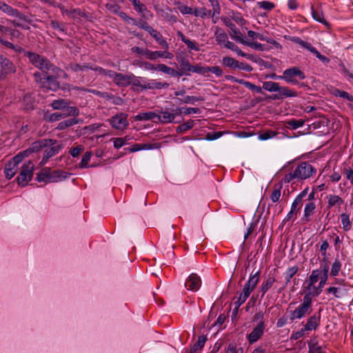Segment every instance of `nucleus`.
Wrapping results in <instances>:
<instances>
[{
  "label": "nucleus",
  "instance_id": "obj_1",
  "mask_svg": "<svg viewBox=\"0 0 353 353\" xmlns=\"http://www.w3.org/2000/svg\"><path fill=\"white\" fill-rule=\"evenodd\" d=\"M316 174V169L308 162H301L282 179V182L289 183L294 180L303 181L314 176Z\"/></svg>",
  "mask_w": 353,
  "mask_h": 353
},
{
  "label": "nucleus",
  "instance_id": "obj_2",
  "mask_svg": "<svg viewBox=\"0 0 353 353\" xmlns=\"http://www.w3.org/2000/svg\"><path fill=\"white\" fill-rule=\"evenodd\" d=\"M260 275V270H257L254 273H251L249 279L245 282L243 290L239 294V296L238 297L237 300L234 302V308L233 314H234V315H236L238 312L239 307L246 301L248 298L254 290L256 285L259 281Z\"/></svg>",
  "mask_w": 353,
  "mask_h": 353
},
{
  "label": "nucleus",
  "instance_id": "obj_3",
  "mask_svg": "<svg viewBox=\"0 0 353 353\" xmlns=\"http://www.w3.org/2000/svg\"><path fill=\"white\" fill-rule=\"evenodd\" d=\"M260 275V270H257L254 273H251L249 279L245 282L243 290L239 294V296L238 297L237 300L234 302V308L233 314H234V315H236L238 312L239 307L246 301L248 298L254 290L256 285L259 281Z\"/></svg>",
  "mask_w": 353,
  "mask_h": 353
},
{
  "label": "nucleus",
  "instance_id": "obj_4",
  "mask_svg": "<svg viewBox=\"0 0 353 353\" xmlns=\"http://www.w3.org/2000/svg\"><path fill=\"white\" fill-rule=\"evenodd\" d=\"M26 56L29 59L30 62L41 70V73H55L57 68L46 57L39 55L35 52H27Z\"/></svg>",
  "mask_w": 353,
  "mask_h": 353
},
{
  "label": "nucleus",
  "instance_id": "obj_5",
  "mask_svg": "<svg viewBox=\"0 0 353 353\" xmlns=\"http://www.w3.org/2000/svg\"><path fill=\"white\" fill-rule=\"evenodd\" d=\"M35 81L42 88L50 90H56L59 87V83L56 79L49 73L36 72L34 74Z\"/></svg>",
  "mask_w": 353,
  "mask_h": 353
},
{
  "label": "nucleus",
  "instance_id": "obj_6",
  "mask_svg": "<svg viewBox=\"0 0 353 353\" xmlns=\"http://www.w3.org/2000/svg\"><path fill=\"white\" fill-rule=\"evenodd\" d=\"M46 141L48 143L46 148H45L43 158L40 162L41 165L46 164L50 158L57 154L63 148V145L59 143L55 139H46Z\"/></svg>",
  "mask_w": 353,
  "mask_h": 353
},
{
  "label": "nucleus",
  "instance_id": "obj_7",
  "mask_svg": "<svg viewBox=\"0 0 353 353\" xmlns=\"http://www.w3.org/2000/svg\"><path fill=\"white\" fill-rule=\"evenodd\" d=\"M282 78L287 83L298 85L299 80L305 79V75L299 68L292 67L283 72Z\"/></svg>",
  "mask_w": 353,
  "mask_h": 353
},
{
  "label": "nucleus",
  "instance_id": "obj_8",
  "mask_svg": "<svg viewBox=\"0 0 353 353\" xmlns=\"http://www.w3.org/2000/svg\"><path fill=\"white\" fill-rule=\"evenodd\" d=\"M312 302L303 298L302 303L294 310L290 312V319L292 321L301 319L309 314L312 310Z\"/></svg>",
  "mask_w": 353,
  "mask_h": 353
},
{
  "label": "nucleus",
  "instance_id": "obj_9",
  "mask_svg": "<svg viewBox=\"0 0 353 353\" xmlns=\"http://www.w3.org/2000/svg\"><path fill=\"white\" fill-rule=\"evenodd\" d=\"M34 165L31 161L25 163L22 168L19 175L17 178L19 185L25 187L28 182L32 180L33 176Z\"/></svg>",
  "mask_w": 353,
  "mask_h": 353
},
{
  "label": "nucleus",
  "instance_id": "obj_10",
  "mask_svg": "<svg viewBox=\"0 0 353 353\" xmlns=\"http://www.w3.org/2000/svg\"><path fill=\"white\" fill-rule=\"evenodd\" d=\"M109 121L111 126L118 130H123L129 125L128 114L123 112L112 116Z\"/></svg>",
  "mask_w": 353,
  "mask_h": 353
},
{
  "label": "nucleus",
  "instance_id": "obj_11",
  "mask_svg": "<svg viewBox=\"0 0 353 353\" xmlns=\"http://www.w3.org/2000/svg\"><path fill=\"white\" fill-rule=\"evenodd\" d=\"M265 330V322H259L255 325L251 332L247 335L248 343L252 345L258 341L263 335Z\"/></svg>",
  "mask_w": 353,
  "mask_h": 353
},
{
  "label": "nucleus",
  "instance_id": "obj_12",
  "mask_svg": "<svg viewBox=\"0 0 353 353\" xmlns=\"http://www.w3.org/2000/svg\"><path fill=\"white\" fill-rule=\"evenodd\" d=\"M303 290L305 292L304 299L312 302V298L318 296L322 292V290L315 283H311L306 281L304 283Z\"/></svg>",
  "mask_w": 353,
  "mask_h": 353
},
{
  "label": "nucleus",
  "instance_id": "obj_13",
  "mask_svg": "<svg viewBox=\"0 0 353 353\" xmlns=\"http://www.w3.org/2000/svg\"><path fill=\"white\" fill-rule=\"evenodd\" d=\"M110 74V78L112 79L113 82L119 87H127L130 85V81L131 79V73L124 74L123 73H118L113 70Z\"/></svg>",
  "mask_w": 353,
  "mask_h": 353
},
{
  "label": "nucleus",
  "instance_id": "obj_14",
  "mask_svg": "<svg viewBox=\"0 0 353 353\" xmlns=\"http://www.w3.org/2000/svg\"><path fill=\"white\" fill-rule=\"evenodd\" d=\"M297 96L298 93L296 91L286 86H280L279 84V89L276 90V94H272L270 98L274 100H280L288 97H296Z\"/></svg>",
  "mask_w": 353,
  "mask_h": 353
},
{
  "label": "nucleus",
  "instance_id": "obj_15",
  "mask_svg": "<svg viewBox=\"0 0 353 353\" xmlns=\"http://www.w3.org/2000/svg\"><path fill=\"white\" fill-rule=\"evenodd\" d=\"M321 311L315 312L307 319L306 323L303 325L304 329L307 330V332L316 330L321 325Z\"/></svg>",
  "mask_w": 353,
  "mask_h": 353
},
{
  "label": "nucleus",
  "instance_id": "obj_16",
  "mask_svg": "<svg viewBox=\"0 0 353 353\" xmlns=\"http://www.w3.org/2000/svg\"><path fill=\"white\" fill-rule=\"evenodd\" d=\"M201 285V278L194 273H192L186 279L185 285L187 290L191 291H197Z\"/></svg>",
  "mask_w": 353,
  "mask_h": 353
},
{
  "label": "nucleus",
  "instance_id": "obj_17",
  "mask_svg": "<svg viewBox=\"0 0 353 353\" xmlns=\"http://www.w3.org/2000/svg\"><path fill=\"white\" fill-rule=\"evenodd\" d=\"M173 57V54L170 52L168 50H164L163 51H152L148 50L145 52V57L150 60H156L159 58L172 59Z\"/></svg>",
  "mask_w": 353,
  "mask_h": 353
},
{
  "label": "nucleus",
  "instance_id": "obj_18",
  "mask_svg": "<svg viewBox=\"0 0 353 353\" xmlns=\"http://www.w3.org/2000/svg\"><path fill=\"white\" fill-rule=\"evenodd\" d=\"M157 113V121L162 123H170L174 121L176 114L167 110H159Z\"/></svg>",
  "mask_w": 353,
  "mask_h": 353
},
{
  "label": "nucleus",
  "instance_id": "obj_19",
  "mask_svg": "<svg viewBox=\"0 0 353 353\" xmlns=\"http://www.w3.org/2000/svg\"><path fill=\"white\" fill-rule=\"evenodd\" d=\"M0 64L1 68L0 73L2 75H7L16 72V68L12 62L4 57L1 60Z\"/></svg>",
  "mask_w": 353,
  "mask_h": 353
},
{
  "label": "nucleus",
  "instance_id": "obj_20",
  "mask_svg": "<svg viewBox=\"0 0 353 353\" xmlns=\"http://www.w3.org/2000/svg\"><path fill=\"white\" fill-rule=\"evenodd\" d=\"M316 205L315 201H307L304 207V213L302 217V221L304 222H309L312 220V216L315 212Z\"/></svg>",
  "mask_w": 353,
  "mask_h": 353
},
{
  "label": "nucleus",
  "instance_id": "obj_21",
  "mask_svg": "<svg viewBox=\"0 0 353 353\" xmlns=\"http://www.w3.org/2000/svg\"><path fill=\"white\" fill-rule=\"evenodd\" d=\"M47 143L46 139L36 141L33 142L28 148L25 150L24 153H27L29 157L32 153L38 152L43 148H46Z\"/></svg>",
  "mask_w": 353,
  "mask_h": 353
},
{
  "label": "nucleus",
  "instance_id": "obj_22",
  "mask_svg": "<svg viewBox=\"0 0 353 353\" xmlns=\"http://www.w3.org/2000/svg\"><path fill=\"white\" fill-rule=\"evenodd\" d=\"M170 86V84L167 82H159L156 80L152 79L149 81H147V79L145 80L144 85V90H161L163 88H168Z\"/></svg>",
  "mask_w": 353,
  "mask_h": 353
},
{
  "label": "nucleus",
  "instance_id": "obj_23",
  "mask_svg": "<svg viewBox=\"0 0 353 353\" xmlns=\"http://www.w3.org/2000/svg\"><path fill=\"white\" fill-rule=\"evenodd\" d=\"M299 270V268L298 265H293L287 268L284 273L285 280V285L278 290V292H281L285 289V288L290 283L293 276L298 272Z\"/></svg>",
  "mask_w": 353,
  "mask_h": 353
},
{
  "label": "nucleus",
  "instance_id": "obj_24",
  "mask_svg": "<svg viewBox=\"0 0 353 353\" xmlns=\"http://www.w3.org/2000/svg\"><path fill=\"white\" fill-rule=\"evenodd\" d=\"M70 175V173L62 170H51L50 183H57L63 181L66 179Z\"/></svg>",
  "mask_w": 353,
  "mask_h": 353
},
{
  "label": "nucleus",
  "instance_id": "obj_25",
  "mask_svg": "<svg viewBox=\"0 0 353 353\" xmlns=\"http://www.w3.org/2000/svg\"><path fill=\"white\" fill-rule=\"evenodd\" d=\"M145 78L141 77H136L134 74L131 73V79L130 85H132L137 91L144 90Z\"/></svg>",
  "mask_w": 353,
  "mask_h": 353
},
{
  "label": "nucleus",
  "instance_id": "obj_26",
  "mask_svg": "<svg viewBox=\"0 0 353 353\" xmlns=\"http://www.w3.org/2000/svg\"><path fill=\"white\" fill-rule=\"evenodd\" d=\"M276 279L273 275H269L262 283L260 287V291L263 296L265 293L272 287L275 283Z\"/></svg>",
  "mask_w": 353,
  "mask_h": 353
},
{
  "label": "nucleus",
  "instance_id": "obj_27",
  "mask_svg": "<svg viewBox=\"0 0 353 353\" xmlns=\"http://www.w3.org/2000/svg\"><path fill=\"white\" fill-rule=\"evenodd\" d=\"M327 208L330 209L335 206H341L343 203V199L336 194H329L327 196Z\"/></svg>",
  "mask_w": 353,
  "mask_h": 353
},
{
  "label": "nucleus",
  "instance_id": "obj_28",
  "mask_svg": "<svg viewBox=\"0 0 353 353\" xmlns=\"http://www.w3.org/2000/svg\"><path fill=\"white\" fill-rule=\"evenodd\" d=\"M132 4L134 10L141 14L143 17H147L148 15L150 14V12L148 10L146 6L142 3L140 0H129Z\"/></svg>",
  "mask_w": 353,
  "mask_h": 353
},
{
  "label": "nucleus",
  "instance_id": "obj_29",
  "mask_svg": "<svg viewBox=\"0 0 353 353\" xmlns=\"http://www.w3.org/2000/svg\"><path fill=\"white\" fill-rule=\"evenodd\" d=\"M136 121H150L153 120L157 122V113L155 112H146L138 114L134 117Z\"/></svg>",
  "mask_w": 353,
  "mask_h": 353
},
{
  "label": "nucleus",
  "instance_id": "obj_30",
  "mask_svg": "<svg viewBox=\"0 0 353 353\" xmlns=\"http://www.w3.org/2000/svg\"><path fill=\"white\" fill-rule=\"evenodd\" d=\"M50 174L51 169L44 168L37 174L36 179L38 182L50 183Z\"/></svg>",
  "mask_w": 353,
  "mask_h": 353
},
{
  "label": "nucleus",
  "instance_id": "obj_31",
  "mask_svg": "<svg viewBox=\"0 0 353 353\" xmlns=\"http://www.w3.org/2000/svg\"><path fill=\"white\" fill-rule=\"evenodd\" d=\"M221 63L224 67L232 70L237 69L239 66V61L230 57H223L221 60Z\"/></svg>",
  "mask_w": 353,
  "mask_h": 353
},
{
  "label": "nucleus",
  "instance_id": "obj_32",
  "mask_svg": "<svg viewBox=\"0 0 353 353\" xmlns=\"http://www.w3.org/2000/svg\"><path fill=\"white\" fill-rule=\"evenodd\" d=\"M105 7L110 12L117 14L121 16L122 19H125L126 14L121 11L120 7L118 6L117 2L108 3H106Z\"/></svg>",
  "mask_w": 353,
  "mask_h": 353
},
{
  "label": "nucleus",
  "instance_id": "obj_33",
  "mask_svg": "<svg viewBox=\"0 0 353 353\" xmlns=\"http://www.w3.org/2000/svg\"><path fill=\"white\" fill-rule=\"evenodd\" d=\"M203 101V97L196 96L185 95L182 98H178L177 101L180 103L194 104L196 102Z\"/></svg>",
  "mask_w": 353,
  "mask_h": 353
},
{
  "label": "nucleus",
  "instance_id": "obj_34",
  "mask_svg": "<svg viewBox=\"0 0 353 353\" xmlns=\"http://www.w3.org/2000/svg\"><path fill=\"white\" fill-rule=\"evenodd\" d=\"M305 123V120L303 119H290L286 121L285 123V125L287 128L290 130H296L301 127H303Z\"/></svg>",
  "mask_w": 353,
  "mask_h": 353
},
{
  "label": "nucleus",
  "instance_id": "obj_35",
  "mask_svg": "<svg viewBox=\"0 0 353 353\" xmlns=\"http://www.w3.org/2000/svg\"><path fill=\"white\" fill-rule=\"evenodd\" d=\"M152 37L161 46L163 50L169 49V44L158 31H152Z\"/></svg>",
  "mask_w": 353,
  "mask_h": 353
},
{
  "label": "nucleus",
  "instance_id": "obj_36",
  "mask_svg": "<svg viewBox=\"0 0 353 353\" xmlns=\"http://www.w3.org/2000/svg\"><path fill=\"white\" fill-rule=\"evenodd\" d=\"M17 166L14 165L13 163H8L4 168V174L6 179H11L17 172Z\"/></svg>",
  "mask_w": 353,
  "mask_h": 353
},
{
  "label": "nucleus",
  "instance_id": "obj_37",
  "mask_svg": "<svg viewBox=\"0 0 353 353\" xmlns=\"http://www.w3.org/2000/svg\"><path fill=\"white\" fill-rule=\"evenodd\" d=\"M61 113L62 114L63 118H65L67 117H76L79 115V110L75 106L68 105L65 108H63Z\"/></svg>",
  "mask_w": 353,
  "mask_h": 353
},
{
  "label": "nucleus",
  "instance_id": "obj_38",
  "mask_svg": "<svg viewBox=\"0 0 353 353\" xmlns=\"http://www.w3.org/2000/svg\"><path fill=\"white\" fill-rule=\"evenodd\" d=\"M282 184H276L274 185L273 190L270 194V199L273 203H276L279 201L281 196Z\"/></svg>",
  "mask_w": 353,
  "mask_h": 353
},
{
  "label": "nucleus",
  "instance_id": "obj_39",
  "mask_svg": "<svg viewBox=\"0 0 353 353\" xmlns=\"http://www.w3.org/2000/svg\"><path fill=\"white\" fill-rule=\"evenodd\" d=\"M230 25L231 26V29L233 30V34H231V37L239 43L246 46V43L248 41H245V37L240 32L233 30L234 23H230Z\"/></svg>",
  "mask_w": 353,
  "mask_h": 353
},
{
  "label": "nucleus",
  "instance_id": "obj_40",
  "mask_svg": "<svg viewBox=\"0 0 353 353\" xmlns=\"http://www.w3.org/2000/svg\"><path fill=\"white\" fill-rule=\"evenodd\" d=\"M194 16L201 17L202 18L212 17L211 10H208L205 8H199L194 9Z\"/></svg>",
  "mask_w": 353,
  "mask_h": 353
},
{
  "label": "nucleus",
  "instance_id": "obj_41",
  "mask_svg": "<svg viewBox=\"0 0 353 353\" xmlns=\"http://www.w3.org/2000/svg\"><path fill=\"white\" fill-rule=\"evenodd\" d=\"M69 105V103L65 99H57L52 101L51 103V106L54 110H62L63 108H65Z\"/></svg>",
  "mask_w": 353,
  "mask_h": 353
},
{
  "label": "nucleus",
  "instance_id": "obj_42",
  "mask_svg": "<svg viewBox=\"0 0 353 353\" xmlns=\"http://www.w3.org/2000/svg\"><path fill=\"white\" fill-rule=\"evenodd\" d=\"M78 123V121L74 118H71L59 123L57 128L58 130H64L69 127L73 126Z\"/></svg>",
  "mask_w": 353,
  "mask_h": 353
},
{
  "label": "nucleus",
  "instance_id": "obj_43",
  "mask_svg": "<svg viewBox=\"0 0 353 353\" xmlns=\"http://www.w3.org/2000/svg\"><path fill=\"white\" fill-rule=\"evenodd\" d=\"M215 36L217 43L220 45L224 46L228 40L227 34L222 30H217Z\"/></svg>",
  "mask_w": 353,
  "mask_h": 353
},
{
  "label": "nucleus",
  "instance_id": "obj_44",
  "mask_svg": "<svg viewBox=\"0 0 353 353\" xmlns=\"http://www.w3.org/2000/svg\"><path fill=\"white\" fill-rule=\"evenodd\" d=\"M290 40L292 42H294L296 44H299L302 48L308 50L310 52H311L312 50H313V48H314V47L310 43L304 41L303 40H302L301 38H299L298 37H292L290 38Z\"/></svg>",
  "mask_w": 353,
  "mask_h": 353
},
{
  "label": "nucleus",
  "instance_id": "obj_45",
  "mask_svg": "<svg viewBox=\"0 0 353 353\" xmlns=\"http://www.w3.org/2000/svg\"><path fill=\"white\" fill-rule=\"evenodd\" d=\"M158 71H161L165 74L175 77L177 75V72L172 68L167 66L165 64H158L157 65Z\"/></svg>",
  "mask_w": 353,
  "mask_h": 353
},
{
  "label": "nucleus",
  "instance_id": "obj_46",
  "mask_svg": "<svg viewBox=\"0 0 353 353\" xmlns=\"http://www.w3.org/2000/svg\"><path fill=\"white\" fill-rule=\"evenodd\" d=\"M194 125V121L193 120L189 119L186 122L183 123V124L179 125L176 128V132L178 133H182L185 132L193 128Z\"/></svg>",
  "mask_w": 353,
  "mask_h": 353
},
{
  "label": "nucleus",
  "instance_id": "obj_47",
  "mask_svg": "<svg viewBox=\"0 0 353 353\" xmlns=\"http://www.w3.org/2000/svg\"><path fill=\"white\" fill-rule=\"evenodd\" d=\"M103 99L110 101L112 103L117 105H122L124 103L123 99L117 96H114L112 94L107 92V96L105 97H103Z\"/></svg>",
  "mask_w": 353,
  "mask_h": 353
},
{
  "label": "nucleus",
  "instance_id": "obj_48",
  "mask_svg": "<svg viewBox=\"0 0 353 353\" xmlns=\"http://www.w3.org/2000/svg\"><path fill=\"white\" fill-rule=\"evenodd\" d=\"M341 263L338 258L334 259V263L332 265L330 275L332 276H336L339 275V272L341 269Z\"/></svg>",
  "mask_w": 353,
  "mask_h": 353
},
{
  "label": "nucleus",
  "instance_id": "obj_49",
  "mask_svg": "<svg viewBox=\"0 0 353 353\" xmlns=\"http://www.w3.org/2000/svg\"><path fill=\"white\" fill-rule=\"evenodd\" d=\"M279 83H276L274 81H264L263 83V89L270 92H276L279 89Z\"/></svg>",
  "mask_w": 353,
  "mask_h": 353
},
{
  "label": "nucleus",
  "instance_id": "obj_50",
  "mask_svg": "<svg viewBox=\"0 0 353 353\" xmlns=\"http://www.w3.org/2000/svg\"><path fill=\"white\" fill-rule=\"evenodd\" d=\"M91 157H92V152H86L83 154L82 159L79 165V167L81 169L86 168L88 167H94L93 165H88V162L90 161Z\"/></svg>",
  "mask_w": 353,
  "mask_h": 353
},
{
  "label": "nucleus",
  "instance_id": "obj_51",
  "mask_svg": "<svg viewBox=\"0 0 353 353\" xmlns=\"http://www.w3.org/2000/svg\"><path fill=\"white\" fill-rule=\"evenodd\" d=\"M312 14L313 19L317 22H326V19L321 10L312 8Z\"/></svg>",
  "mask_w": 353,
  "mask_h": 353
},
{
  "label": "nucleus",
  "instance_id": "obj_52",
  "mask_svg": "<svg viewBox=\"0 0 353 353\" xmlns=\"http://www.w3.org/2000/svg\"><path fill=\"white\" fill-rule=\"evenodd\" d=\"M25 150L20 152L16 156H14L11 161H9L10 163H13L14 165L18 167V165L23 161V159L26 157H28L27 153H24Z\"/></svg>",
  "mask_w": 353,
  "mask_h": 353
},
{
  "label": "nucleus",
  "instance_id": "obj_53",
  "mask_svg": "<svg viewBox=\"0 0 353 353\" xmlns=\"http://www.w3.org/2000/svg\"><path fill=\"white\" fill-rule=\"evenodd\" d=\"M322 274V271L320 269L313 270L307 281L311 283H316Z\"/></svg>",
  "mask_w": 353,
  "mask_h": 353
},
{
  "label": "nucleus",
  "instance_id": "obj_54",
  "mask_svg": "<svg viewBox=\"0 0 353 353\" xmlns=\"http://www.w3.org/2000/svg\"><path fill=\"white\" fill-rule=\"evenodd\" d=\"M113 140V145L114 148L119 149L125 145L130 140L128 137L114 138Z\"/></svg>",
  "mask_w": 353,
  "mask_h": 353
},
{
  "label": "nucleus",
  "instance_id": "obj_55",
  "mask_svg": "<svg viewBox=\"0 0 353 353\" xmlns=\"http://www.w3.org/2000/svg\"><path fill=\"white\" fill-rule=\"evenodd\" d=\"M241 85H244L246 88L256 93H262V88L260 86H257L250 81L243 79V81H241Z\"/></svg>",
  "mask_w": 353,
  "mask_h": 353
},
{
  "label": "nucleus",
  "instance_id": "obj_56",
  "mask_svg": "<svg viewBox=\"0 0 353 353\" xmlns=\"http://www.w3.org/2000/svg\"><path fill=\"white\" fill-rule=\"evenodd\" d=\"M341 221L343 225V229L345 231H348L351 228V222L350 220V216L348 214L345 213H343L341 214Z\"/></svg>",
  "mask_w": 353,
  "mask_h": 353
},
{
  "label": "nucleus",
  "instance_id": "obj_57",
  "mask_svg": "<svg viewBox=\"0 0 353 353\" xmlns=\"http://www.w3.org/2000/svg\"><path fill=\"white\" fill-rule=\"evenodd\" d=\"M0 10L12 16L16 15L17 13V10L13 9L11 6L3 1H0Z\"/></svg>",
  "mask_w": 353,
  "mask_h": 353
},
{
  "label": "nucleus",
  "instance_id": "obj_58",
  "mask_svg": "<svg viewBox=\"0 0 353 353\" xmlns=\"http://www.w3.org/2000/svg\"><path fill=\"white\" fill-rule=\"evenodd\" d=\"M210 6L212 8V17H214L216 15H219L220 13V5L218 0H208Z\"/></svg>",
  "mask_w": 353,
  "mask_h": 353
},
{
  "label": "nucleus",
  "instance_id": "obj_59",
  "mask_svg": "<svg viewBox=\"0 0 353 353\" xmlns=\"http://www.w3.org/2000/svg\"><path fill=\"white\" fill-rule=\"evenodd\" d=\"M0 30L2 32H4L6 34L10 35L12 37H18L19 36V32L18 30H15L8 28H5L1 25H0Z\"/></svg>",
  "mask_w": 353,
  "mask_h": 353
},
{
  "label": "nucleus",
  "instance_id": "obj_60",
  "mask_svg": "<svg viewBox=\"0 0 353 353\" xmlns=\"http://www.w3.org/2000/svg\"><path fill=\"white\" fill-rule=\"evenodd\" d=\"M307 332V330L304 329V326L301 328L299 330L293 332L290 336V339L295 341L297 340L305 335V332Z\"/></svg>",
  "mask_w": 353,
  "mask_h": 353
},
{
  "label": "nucleus",
  "instance_id": "obj_61",
  "mask_svg": "<svg viewBox=\"0 0 353 353\" xmlns=\"http://www.w3.org/2000/svg\"><path fill=\"white\" fill-rule=\"evenodd\" d=\"M84 150V147L81 145H79L76 147H74V148H72L70 151H69V153L70 154L74 157V158H76Z\"/></svg>",
  "mask_w": 353,
  "mask_h": 353
},
{
  "label": "nucleus",
  "instance_id": "obj_62",
  "mask_svg": "<svg viewBox=\"0 0 353 353\" xmlns=\"http://www.w3.org/2000/svg\"><path fill=\"white\" fill-rule=\"evenodd\" d=\"M276 135V132L272 131V130H269V131L263 132L261 134H260L259 135V139L261 141H265V140L273 138Z\"/></svg>",
  "mask_w": 353,
  "mask_h": 353
},
{
  "label": "nucleus",
  "instance_id": "obj_63",
  "mask_svg": "<svg viewBox=\"0 0 353 353\" xmlns=\"http://www.w3.org/2000/svg\"><path fill=\"white\" fill-rule=\"evenodd\" d=\"M223 132L221 131L208 132L206 134L205 139L207 141H214L219 139L223 135Z\"/></svg>",
  "mask_w": 353,
  "mask_h": 353
},
{
  "label": "nucleus",
  "instance_id": "obj_64",
  "mask_svg": "<svg viewBox=\"0 0 353 353\" xmlns=\"http://www.w3.org/2000/svg\"><path fill=\"white\" fill-rule=\"evenodd\" d=\"M327 294H332L336 299H340L342 297V293L341 290L336 287H330L327 290Z\"/></svg>",
  "mask_w": 353,
  "mask_h": 353
}]
</instances>
